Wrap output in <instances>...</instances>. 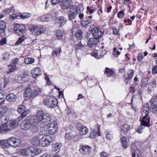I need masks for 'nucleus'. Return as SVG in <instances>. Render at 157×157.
<instances>
[{
	"mask_svg": "<svg viewBox=\"0 0 157 157\" xmlns=\"http://www.w3.org/2000/svg\"><path fill=\"white\" fill-rule=\"evenodd\" d=\"M31 118L35 124H38L43 126H46L51 121V116L48 113H44L42 110L39 111L35 116Z\"/></svg>",
	"mask_w": 157,
	"mask_h": 157,
	"instance_id": "f257e3e1",
	"label": "nucleus"
},
{
	"mask_svg": "<svg viewBox=\"0 0 157 157\" xmlns=\"http://www.w3.org/2000/svg\"><path fill=\"white\" fill-rule=\"evenodd\" d=\"M149 111L148 104L145 103L144 105L143 113V117L141 121L142 126L149 127L150 122V116L148 115Z\"/></svg>",
	"mask_w": 157,
	"mask_h": 157,
	"instance_id": "f03ea898",
	"label": "nucleus"
},
{
	"mask_svg": "<svg viewBox=\"0 0 157 157\" xmlns=\"http://www.w3.org/2000/svg\"><path fill=\"white\" fill-rule=\"evenodd\" d=\"M30 30L33 35L38 36L44 33L46 29L45 27L40 25H33L30 28Z\"/></svg>",
	"mask_w": 157,
	"mask_h": 157,
	"instance_id": "7ed1b4c3",
	"label": "nucleus"
},
{
	"mask_svg": "<svg viewBox=\"0 0 157 157\" xmlns=\"http://www.w3.org/2000/svg\"><path fill=\"white\" fill-rule=\"evenodd\" d=\"M44 104L49 108H54L57 104V101L54 97L48 96L44 99Z\"/></svg>",
	"mask_w": 157,
	"mask_h": 157,
	"instance_id": "20e7f679",
	"label": "nucleus"
},
{
	"mask_svg": "<svg viewBox=\"0 0 157 157\" xmlns=\"http://www.w3.org/2000/svg\"><path fill=\"white\" fill-rule=\"evenodd\" d=\"M35 124L31 117L30 119H25L23 120L21 124V128L25 130L29 129L32 125Z\"/></svg>",
	"mask_w": 157,
	"mask_h": 157,
	"instance_id": "39448f33",
	"label": "nucleus"
},
{
	"mask_svg": "<svg viewBox=\"0 0 157 157\" xmlns=\"http://www.w3.org/2000/svg\"><path fill=\"white\" fill-rule=\"evenodd\" d=\"M89 30L91 31L93 36L98 39L102 36L103 34L99 29L95 27L94 25H92L90 26Z\"/></svg>",
	"mask_w": 157,
	"mask_h": 157,
	"instance_id": "423d86ee",
	"label": "nucleus"
},
{
	"mask_svg": "<svg viewBox=\"0 0 157 157\" xmlns=\"http://www.w3.org/2000/svg\"><path fill=\"white\" fill-rule=\"evenodd\" d=\"M53 138L49 135H44L41 139V145L42 147L48 146L53 141Z\"/></svg>",
	"mask_w": 157,
	"mask_h": 157,
	"instance_id": "0eeeda50",
	"label": "nucleus"
},
{
	"mask_svg": "<svg viewBox=\"0 0 157 157\" xmlns=\"http://www.w3.org/2000/svg\"><path fill=\"white\" fill-rule=\"evenodd\" d=\"M14 30L16 33L21 35L25 33V27L23 25L16 24L14 25Z\"/></svg>",
	"mask_w": 157,
	"mask_h": 157,
	"instance_id": "6e6552de",
	"label": "nucleus"
},
{
	"mask_svg": "<svg viewBox=\"0 0 157 157\" xmlns=\"http://www.w3.org/2000/svg\"><path fill=\"white\" fill-rule=\"evenodd\" d=\"M78 14L76 10L75 9V6L72 5L70 8L67 13L69 20L72 21L75 19Z\"/></svg>",
	"mask_w": 157,
	"mask_h": 157,
	"instance_id": "1a4fd4ad",
	"label": "nucleus"
},
{
	"mask_svg": "<svg viewBox=\"0 0 157 157\" xmlns=\"http://www.w3.org/2000/svg\"><path fill=\"white\" fill-rule=\"evenodd\" d=\"M149 103L151 105L152 112L155 114H157V94L152 98Z\"/></svg>",
	"mask_w": 157,
	"mask_h": 157,
	"instance_id": "9d476101",
	"label": "nucleus"
},
{
	"mask_svg": "<svg viewBox=\"0 0 157 157\" xmlns=\"http://www.w3.org/2000/svg\"><path fill=\"white\" fill-rule=\"evenodd\" d=\"M21 140L15 137L9 138L8 140V144L13 147H17L21 143Z\"/></svg>",
	"mask_w": 157,
	"mask_h": 157,
	"instance_id": "9b49d317",
	"label": "nucleus"
},
{
	"mask_svg": "<svg viewBox=\"0 0 157 157\" xmlns=\"http://www.w3.org/2000/svg\"><path fill=\"white\" fill-rule=\"evenodd\" d=\"M58 125L56 121H53L52 123L48 124V132L50 134H55L57 129Z\"/></svg>",
	"mask_w": 157,
	"mask_h": 157,
	"instance_id": "f8f14e48",
	"label": "nucleus"
},
{
	"mask_svg": "<svg viewBox=\"0 0 157 157\" xmlns=\"http://www.w3.org/2000/svg\"><path fill=\"white\" fill-rule=\"evenodd\" d=\"M72 1V0H62L60 2L61 8L63 10L68 9L72 5L70 4Z\"/></svg>",
	"mask_w": 157,
	"mask_h": 157,
	"instance_id": "ddd939ff",
	"label": "nucleus"
},
{
	"mask_svg": "<svg viewBox=\"0 0 157 157\" xmlns=\"http://www.w3.org/2000/svg\"><path fill=\"white\" fill-rule=\"evenodd\" d=\"M31 14L30 13H23L22 14L17 15L15 14H13L12 15L10 16V18L12 20H14L15 18L20 19L21 18L22 19H25L29 17L30 16Z\"/></svg>",
	"mask_w": 157,
	"mask_h": 157,
	"instance_id": "4468645a",
	"label": "nucleus"
},
{
	"mask_svg": "<svg viewBox=\"0 0 157 157\" xmlns=\"http://www.w3.org/2000/svg\"><path fill=\"white\" fill-rule=\"evenodd\" d=\"M30 157H33L34 155L39 154L41 152V150L36 147H29Z\"/></svg>",
	"mask_w": 157,
	"mask_h": 157,
	"instance_id": "2eb2a0df",
	"label": "nucleus"
},
{
	"mask_svg": "<svg viewBox=\"0 0 157 157\" xmlns=\"http://www.w3.org/2000/svg\"><path fill=\"white\" fill-rule=\"evenodd\" d=\"M75 9L76 10L78 13V16L79 18L80 19H82L84 17V14L82 11L84 10V8L82 4H79L76 7L75 6Z\"/></svg>",
	"mask_w": 157,
	"mask_h": 157,
	"instance_id": "dca6fc26",
	"label": "nucleus"
},
{
	"mask_svg": "<svg viewBox=\"0 0 157 157\" xmlns=\"http://www.w3.org/2000/svg\"><path fill=\"white\" fill-rule=\"evenodd\" d=\"M91 150V148L88 145L83 146L79 149V151L84 155H89Z\"/></svg>",
	"mask_w": 157,
	"mask_h": 157,
	"instance_id": "f3484780",
	"label": "nucleus"
},
{
	"mask_svg": "<svg viewBox=\"0 0 157 157\" xmlns=\"http://www.w3.org/2000/svg\"><path fill=\"white\" fill-rule=\"evenodd\" d=\"M98 39L95 37L90 39L88 41V47L89 48L95 47L98 44Z\"/></svg>",
	"mask_w": 157,
	"mask_h": 157,
	"instance_id": "a211bd4d",
	"label": "nucleus"
},
{
	"mask_svg": "<svg viewBox=\"0 0 157 157\" xmlns=\"http://www.w3.org/2000/svg\"><path fill=\"white\" fill-rule=\"evenodd\" d=\"M76 127L78 131H79V134L81 135H84L86 134L88 132V129L85 126H83L81 124H78Z\"/></svg>",
	"mask_w": 157,
	"mask_h": 157,
	"instance_id": "6ab92c4d",
	"label": "nucleus"
},
{
	"mask_svg": "<svg viewBox=\"0 0 157 157\" xmlns=\"http://www.w3.org/2000/svg\"><path fill=\"white\" fill-rule=\"evenodd\" d=\"M83 19H81V24L82 27L84 28H87L91 24V22L90 20L86 17L83 18Z\"/></svg>",
	"mask_w": 157,
	"mask_h": 157,
	"instance_id": "aec40b11",
	"label": "nucleus"
},
{
	"mask_svg": "<svg viewBox=\"0 0 157 157\" xmlns=\"http://www.w3.org/2000/svg\"><path fill=\"white\" fill-rule=\"evenodd\" d=\"M8 122V121H7V123ZM5 124H2L0 126V132L2 133H7L10 130V129L8 127L7 122H5Z\"/></svg>",
	"mask_w": 157,
	"mask_h": 157,
	"instance_id": "412c9836",
	"label": "nucleus"
},
{
	"mask_svg": "<svg viewBox=\"0 0 157 157\" xmlns=\"http://www.w3.org/2000/svg\"><path fill=\"white\" fill-rule=\"evenodd\" d=\"M52 19V16L49 14H46L40 17L39 18V21H48Z\"/></svg>",
	"mask_w": 157,
	"mask_h": 157,
	"instance_id": "4be33fe9",
	"label": "nucleus"
},
{
	"mask_svg": "<svg viewBox=\"0 0 157 157\" xmlns=\"http://www.w3.org/2000/svg\"><path fill=\"white\" fill-rule=\"evenodd\" d=\"M129 72L130 73L128 74V77H126L124 79V82L126 85L128 84V82L131 79L134 73V71L132 69H130Z\"/></svg>",
	"mask_w": 157,
	"mask_h": 157,
	"instance_id": "5701e85b",
	"label": "nucleus"
},
{
	"mask_svg": "<svg viewBox=\"0 0 157 157\" xmlns=\"http://www.w3.org/2000/svg\"><path fill=\"white\" fill-rule=\"evenodd\" d=\"M6 99L9 102H14L16 100V96L13 93L10 94L6 96Z\"/></svg>",
	"mask_w": 157,
	"mask_h": 157,
	"instance_id": "b1692460",
	"label": "nucleus"
},
{
	"mask_svg": "<svg viewBox=\"0 0 157 157\" xmlns=\"http://www.w3.org/2000/svg\"><path fill=\"white\" fill-rule=\"evenodd\" d=\"M62 144L60 143H56L52 144V150L55 151L59 152L61 148Z\"/></svg>",
	"mask_w": 157,
	"mask_h": 157,
	"instance_id": "393cba45",
	"label": "nucleus"
},
{
	"mask_svg": "<svg viewBox=\"0 0 157 157\" xmlns=\"http://www.w3.org/2000/svg\"><path fill=\"white\" fill-rule=\"evenodd\" d=\"M99 128L98 129V132H97L94 129H92L90 132V135L89 136V137L91 139H93L95 137L96 135L98 136H100Z\"/></svg>",
	"mask_w": 157,
	"mask_h": 157,
	"instance_id": "a878e982",
	"label": "nucleus"
},
{
	"mask_svg": "<svg viewBox=\"0 0 157 157\" xmlns=\"http://www.w3.org/2000/svg\"><path fill=\"white\" fill-rule=\"evenodd\" d=\"M41 71L40 69L38 67H36L34 71V74L32 75L33 78H36L41 75Z\"/></svg>",
	"mask_w": 157,
	"mask_h": 157,
	"instance_id": "bb28decb",
	"label": "nucleus"
},
{
	"mask_svg": "<svg viewBox=\"0 0 157 157\" xmlns=\"http://www.w3.org/2000/svg\"><path fill=\"white\" fill-rule=\"evenodd\" d=\"M20 154L23 156H26L30 157L29 147L26 149H21L20 151Z\"/></svg>",
	"mask_w": 157,
	"mask_h": 157,
	"instance_id": "cd10ccee",
	"label": "nucleus"
},
{
	"mask_svg": "<svg viewBox=\"0 0 157 157\" xmlns=\"http://www.w3.org/2000/svg\"><path fill=\"white\" fill-rule=\"evenodd\" d=\"M32 144L35 146H38L41 144V141H40L39 139L37 137H35L33 138L31 140Z\"/></svg>",
	"mask_w": 157,
	"mask_h": 157,
	"instance_id": "c85d7f7f",
	"label": "nucleus"
},
{
	"mask_svg": "<svg viewBox=\"0 0 157 157\" xmlns=\"http://www.w3.org/2000/svg\"><path fill=\"white\" fill-rule=\"evenodd\" d=\"M24 95L25 97L28 98L33 97L32 90L29 88L26 89L24 92Z\"/></svg>",
	"mask_w": 157,
	"mask_h": 157,
	"instance_id": "c756f323",
	"label": "nucleus"
},
{
	"mask_svg": "<svg viewBox=\"0 0 157 157\" xmlns=\"http://www.w3.org/2000/svg\"><path fill=\"white\" fill-rule=\"evenodd\" d=\"M130 126L127 124H124L121 127V132L124 133L127 132L130 128Z\"/></svg>",
	"mask_w": 157,
	"mask_h": 157,
	"instance_id": "7c9ffc66",
	"label": "nucleus"
},
{
	"mask_svg": "<svg viewBox=\"0 0 157 157\" xmlns=\"http://www.w3.org/2000/svg\"><path fill=\"white\" fill-rule=\"evenodd\" d=\"M6 27V22L3 20L0 21V33H4Z\"/></svg>",
	"mask_w": 157,
	"mask_h": 157,
	"instance_id": "2f4dec72",
	"label": "nucleus"
},
{
	"mask_svg": "<svg viewBox=\"0 0 157 157\" xmlns=\"http://www.w3.org/2000/svg\"><path fill=\"white\" fill-rule=\"evenodd\" d=\"M34 125H32L31 127L30 128V130L33 133H36L39 130V128L37 126L39 124H34Z\"/></svg>",
	"mask_w": 157,
	"mask_h": 157,
	"instance_id": "473e14b6",
	"label": "nucleus"
},
{
	"mask_svg": "<svg viewBox=\"0 0 157 157\" xmlns=\"http://www.w3.org/2000/svg\"><path fill=\"white\" fill-rule=\"evenodd\" d=\"M105 74L108 77H110L114 74V71L112 69H110L108 67L105 68Z\"/></svg>",
	"mask_w": 157,
	"mask_h": 157,
	"instance_id": "72a5a7b5",
	"label": "nucleus"
},
{
	"mask_svg": "<svg viewBox=\"0 0 157 157\" xmlns=\"http://www.w3.org/2000/svg\"><path fill=\"white\" fill-rule=\"evenodd\" d=\"M29 76L28 74L27 73H24L22 76L21 77H20L21 79V82L23 83L27 82L28 81L29 79Z\"/></svg>",
	"mask_w": 157,
	"mask_h": 157,
	"instance_id": "f704fd0d",
	"label": "nucleus"
},
{
	"mask_svg": "<svg viewBox=\"0 0 157 157\" xmlns=\"http://www.w3.org/2000/svg\"><path fill=\"white\" fill-rule=\"evenodd\" d=\"M122 145L123 147L125 149L128 147V144L125 137L123 136L121 139Z\"/></svg>",
	"mask_w": 157,
	"mask_h": 157,
	"instance_id": "c9c22d12",
	"label": "nucleus"
},
{
	"mask_svg": "<svg viewBox=\"0 0 157 157\" xmlns=\"http://www.w3.org/2000/svg\"><path fill=\"white\" fill-rule=\"evenodd\" d=\"M64 34V32L63 30H57L56 33L57 38L58 39H61Z\"/></svg>",
	"mask_w": 157,
	"mask_h": 157,
	"instance_id": "e433bc0d",
	"label": "nucleus"
},
{
	"mask_svg": "<svg viewBox=\"0 0 157 157\" xmlns=\"http://www.w3.org/2000/svg\"><path fill=\"white\" fill-rule=\"evenodd\" d=\"M34 61L35 59L33 58L30 57L26 58L24 60V62L26 64H31Z\"/></svg>",
	"mask_w": 157,
	"mask_h": 157,
	"instance_id": "4c0bfd02",
	"label": "nucleus"
},
{
	"mask_svg": "<svg viewBox=\"0 0 157 157\" xmlns=\"http://www.w3.org/2000/svg\"><path fill=\"white\" fill-rule=\"evenodd\" d=\"M58 22L61 24V25H63L65 24L67 20L66 18L63 16H61L57 19Z\"/></svg>",
	"mask_w": 157,
	"mask_h": 157,
	"instance_id": "58836bf2",
	"label": "nucleus"
},
{
	"mask_svg": "<svg viewBox=\"0 0 157 157\" xmlns=\"http://www.w3.org/2000/svg\"><path fill=\"white\" fill-rule=\"evenodd\" d=\"M5 100L4 93L2 90H0V105L4 103Z\"/></svg>",
	"mask_w": 157,
	"mask_h": 157,
	"instance_id": "ea45409f",
	"label": "nucleus"
},
{
	"mask_svg": "<svg viewBox=\"0 0 157 157\" xmlns=\"http://www.w3.org/2000/svg\"><path fill=\"white\" fill-rule=\"evenodd\" d=\"M8 140H3L0 141V144L1 147L3 149H6L7 148Z\"/></svg>",
	"mask_w": 157,
	"mask_h": 157,
	"instance_id": "a19ab883",
	"label": "nucleus"
},
{
	"mask_svg": "<svg viewBox=\"0 0 157 157\" xmlns=\"http://www.w3.org/2000/svg\"><path fill=\"white\" fill-rule=\"evenodd\" d=\"M132 157H141V155L138 150L135 149L132 151Z\"/></svg>",
	"mask_w": 157,
	"mask_h": 157,
	"instance_id": "79ce46f5",
	"label": "nucleus"
},
{
	"mask_svg": "<svg viewBox=\"0 0 157 157\" xmlns=\"http://www.w3.org/2000/svg\"><path fill=\"white\" fill-rule=\"evenodd\" d=\"M18 126V123L15 120H11L10 121V126L12 129L15 128Z\"/></svg>",
	"mask_w": 157,
	"mask_h": 157,
	"instance_id": "37998d69",
	"label": "nucleus"
},
{
	"mask_svg": "<svg viewBox=\"0 0 157 157\" xmlns=\"http://www.w3.org/2000/svg\"><path fill=\"white\" fill-rule=\"evenodd\" d=\"M29 111L28 110H25L21 114L20 116L17 119L18 121H21L23 119V118L25 117L27 114L29 113Z\"/></svg>",
	"mask_w": 157,
	"mask_h": 157,
	"instance_id": "c03bdc74",
	"label": "nucleus"
},
{
	"mask_svg": "<svg viewBox=\"0 0 157 157\" xmlns=\"http://www.w3.org/2000/svg\"><path fill=\"white\" fill-rule=\"evenodd\" d=\"M149 78L146 77L143 78L142 80V85L143 87H146L148 84Z\"/></svg>",
	"mask_w": 157,
	"mask_h": 157,
	"instance_id": "a18cd8bd",
	"label": "nucleus"
},
{
	"mask_svg": "<svg viewBox=\"0 0 157 157\" xmlns=\"http://www.w3.org/2000/svg\"><path fill=\"white\" fill-rule=\"evenodd\" d=\"M82 32L81 30L78 29L77 32L75 34V36L78 39H80L82 38Z\"/></svg>",
	"mask_w": 157,
	"mask_h": 157,
	"instance_id": "49530a36",
	"label": "nucleus"
},
{
	"mask_svg": "<svg viewBox=\"0 0 157 157\" xmlns=\"http://www.w3.org/2000/svg\"><path fill=\"white\" fill-rule=\"evenodd\" d=\"M41 126L40 131L39 132L40 135H46L45 134L47 133V130L46 128L44 127L45 126Z\"/></svg>",
	"mask_w": 157,
	"mask_h": 157,
	"instance_id": "de8ad7c7",
	"label": "nucleus"
},
{
	"mask_svg": "<svg viewBox=\"0 0 157 157\" xmlns=\"http://www.w3.org/2000/svg\"><path fill=\"white\" fill-rule=\"evenodd\" d=\"M26 37L25 36H22L19 38L17 41L15 43V45H19L21 44L25 39Z\"/></svg>",
	"mask_w": 157,
	"mask_h": 157,
	"instance_id": "09e8293b",
	"label": "nucleus"
},
{
	"mask_svg": "<svg viewBox=\"0 0 157 157\" xmlns=\"http://www.w3.org/2000/svg\"><path fill=\"white\" fill-rule=\"evenodd\" d=\"M84 45L81 43V41L79 42L75 46V48L76 50L81 49L84 47Z\"/></svg>",
	"mask_w": 157,
	"mask_h": 157,
	"instance_id": "8fccbe9b",
	"label": "nucleus"
},
{
	"mask_svg": "<svg viewBox=\"0 0 157 157\" xmlns=\"http://www.w3.org/2000/svg\"><path fill=\"white\" fill-rule=\"evenodd\" d=\"M17 68V66L13 65L11 64L8 66V69L10 72H13Z\"/></svg>",
	"mask_w": 157,
	"mask_h": 157,
	"instance_id": "3c124183",
	"label": "nucleus"
},
{
	"mask_svg": "<svg viewBox=\"0 0 157 157\" xmlns=\"http://www.w3.org/2000/svg\"><path fill=\"white\" fill-rule=\"evenodd\" d=\"M41 92V90L40 88H38L36 89L33 92V95L35 97L39 95Z\"/></svg>",
	"mask_w": 157,
	"mask_h": 157,
	"instance_id": "603ef678",
	"label": "nucleus"
},
{
	"mask_svg": "<svg viewBox=\"0 0 157 157\" xmlns=\"http://www.w3.org/2000/svg\"><path fill=\"white\" fill-rule=\"evenodd\" d=\"M25 109V107L23 105H20L17 109V111L20 113H21Z\"/></svg>",
	"mask_w": 157,
	"mask_h": 157,
	"instance_id": "864d4df0",
	"label": "nucleus"
},
{
	"mask_svg": "<svg viewBox=\"0 0 157 157\" xmlns=\"http://www.w3.org/2000/svg\"><path fill=\"white\" fill-rule=\"evenodd\" d=\"M61 51V49L60 48H57L53 51L52 54L53 56L55 55H56V56H58Z\"/></svg>",
	"mask_w": 157,
	"mask_h": 157,
	"instance_id": "5fc2aeb1",
	"label": "nucleus"
},
{
	"mask_svg": "<svg viewBox=\"0 0 157 157\" xmlns=\"http://www.w3.org/2000/svg\"><path fill=\"white\" fill-rule=\"evenodd\" d=\"M3 58L5 60H8L10 59V53L7 52H6L5 53H4L3 54Z\"/></svg>",
	"mask_w": 157,
	"mask_h": 157,
	"instance_id": "6e6d98bb",
	"label": "nucleus"
},
{
	"mask_svg": "<svg viewBox=\"0 0 157 157\" xmlns=\"http://www.w3.org/2000/svg\"><path fill=\"white\" fill-rule=\"evenodd\" d=\"M113 54L115 57H118V56L120 54V53L117 50V48H113Z\"/></svg>",
	"mask_w": 157,
	"mask_h": 157,
	"instance_id": "4d7b16f0",
	"label": "nucleus"
},
{
	"mask_svg": "<svg viewBox=\"0 0 157 157\" xmlns=\"http://www.w3.org/2000/svg\"><path fill=\"white\" fill-rule=\"evenodd\" d=\"M0 110L4 114L8 110L7 107L6 106H2L0 107Z\"/></svg>",
	"mask_w": 157,
	"mask_h": 157,
	"instance_id": "13d9d810",
	"label": "nucleus"
},
{
	"mask_svg": "<svg viewBox=\"0 0 157 157\" xmlns=\"http://www.w3.org/2000/svg\"><path fill=\"white\" fill-rule=\"evenodd\" d=\"M19 61V59L17 58L13 59L11 61V64L13 65L17 66V63Z\"/></svg>",
	"mask_w": 157,
	"mask_h": 157,
	"instance_id": "bf43d9fd",
	"label": "nucleus"
},
{
	"mask_svg": "<svg viewBox=\"0 0 157 157\" xmlns=\"http://www.w3.org/2000/svg\"><path fill=\"white\" fill-rule=\"evenodd\" d=\"M81 138V135L77 134L73 137V140L75 141H78Z\"/></svg>",
	"mask_w": 157,
	"mask_h": 157,
	"instance_id": "052dcab7",
	"label": "nucleus"
},
{
	"mask_svg": "<svg viewBox=\"0 0 157 157\" xmlns=\"http://www.w3.org/2000/svg\"><path fill=\"white\" fill-rule=\"evenodd\" d=\"M14 10L13 9L11 8L10 9L8 8L6 9L3 10V12L6 14H8L10 12L12 11V12H13Z\"/></svg>",
	"mask_w": 157,
	"mask_h": 157,
	"instance_id": "680f3d73",
	"label": "nucleus"
},
{
	"mask_svg": "<svg viewBox=\"0 0 157 157\" xmlns=\"http://www.w3.org/2000/svg\"><path fill=\"white\" fill-rule=\"evenodd\" d=\"M72 135L70 133H67L65 135V138L66 139L69 140L72 138Z\"/></svg>",
	"mask_w": 157,
	"mask_h": 157,
	"instance_id": "e2e57ef3",
	"label": "nucleus"
},
{
	"mask_svg": "<svg viewBox=\"0 0 157 157\" xmlns=\"http://www.w3.org/2000/svg\"><path fill=\"white\" fill-rule=\"evenodd\" d=\"M124 16V12L123 10L120 11L117 14L118 17L119 18H122Z\"/></svg>",
	"mask_w": 157,
	"mask_h": 157,
	"instance_id": "0e129e2a",
	"label": "nucleus"
},
{
	"mask_svg": "<svg viewBox=\"0 0 157 157\" xmlns=\"http://www.w3.org/2000/svg\"><path fill=\"white\" fill-rule=\"evenodd\" d=\"M143 90L142 89H139L138 91V93L139 95V98L142 99V96L143 94Z\"/></svg>",
	"mask_w": 157,
	"mask_h": 157,
	"instance_id": "69168bd1",
	"label": "nucleus"
},
{
	"mask_svg": "<svg viewBox=\"0 0 157 157\" xmlns=\"http://www.w3.org/2000/svg\"><path fill=\"white\" fill-rule=\"evenodd\" d=\"M106 138L108 140H111L113 139V136L110 132H108L106 135Z\"/></svg>",
	"mask_w": 157,
	"mask_h": 157,
	"instance_id": "338daca9",
	"label": "nucleus"
},
{
	"mask_svg": "<svg viewBox=\"0 0 157 157\" xmlns=\"http://www.w3.org/2000/svg\"><path fill=\"white\" fill-rule=\"evenodd\" d=\"M143 57L142 53H140L137 56V59L139 61H140L143 59Z\"/></svg>",
	"mask_w": 157,
	"mask_h": 157,
	"instance_id": "774afa93",
	"label": "nucleus"
}]
</instances>
